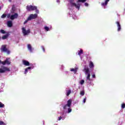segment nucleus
<instances>
[{"mask_svg": "<svg viewBox=\"0 0 125 125\" xmlns=\"http://www.w3.org/2000/svg\"><path fill=\"white\" fill-rule=\"evenodd\" d=\"M38 9V7L36 6L33 5H27L26 6V9L28 11H33L34 10H36V9Z\"/></svg>", "mask_w": 125, "mask_h": 125, "instance_id": "f257e3e1", "label": "nucleus"}, {"mask_svg": "<svg viewBox=\"0 0 125 125\" xmlns=\"http://www.w3.org/2000/svg\"><path fill=\"white\" fill-rule=\"evenodd\" d=\"M10 69L5 66H1L0 68V73H5V72H10Z\"/></svg>", "mask_w": 125, "mask_h": 125, "instance_id": "f03ea898", "label": "nucleus"}, {"mask_svg": "<svg viewBox=\"0 0 125 125\" xmlns=\"http://www.w3.org/2000/svg\"><path fill=\"white\" fill-rule=\"evenodd\" d=\"M74 0H69V2L71 4V6L73 7L75 6L76 8H77V9H80V4H76V3H74Z\"/></svg>", "mask_w": 125, "mask_h": 125, "instance_id": "7ed1b4c3", "label": "nucleus"}, {"mask_svg": "<svg viewBox=\"0 0 125 125\" xmlns=\"http://www.w3.org/2000/svg\"><path fill=\"white\" fill-rule=\"evenodd\" d=\"M71 105H72V100L69 99L68 100L67 104H65L63 106V109H64V110H65V109H67V107L70 108V107H71Z\"/></svg>", "mask_w": 125, "mask_h": 125, "instance_id": "20e7f679", "label": "nucleus"}, {"mask_svg": "<svg viewBox=\"0 0 125 125\" xmlns=\"http://www.w3.org/2000/svg\"><path fill=\"white\" fill-rule=\"evenodd\" d=\"M22 33L23 34V36H27V35H29L31 33V31L30 29L26 30L25 27L22 28Z\"/></svg>", "mask_w": 125, "mask_h": 125, "instance_id": "39448f33", "label": "nucleus"}, {"mask_svg": "<svg viewBox=\"0 0 125 125\" xmlns=\"http://www.w3.org/2000/svg\"><path fill=\"white\" fill-rule=\"evenodd\" d=\"M38 17V14H31L28 18V20H32L33 19H36Z\"/></svg>", "mask_w": 125, "mask_h": 125, "instance_id": "423d86ee", "label": "nucleus"}, {"mask_svg": "<svg viewBox=\"0 0 125 125\" xmlns=\"http://www.w3.org/2000/svg\"><path fill=\"white\" fill-rule=\"evenodd\" d=\"M1 64H2V65H5L6 64H7V65H10L11 62L9 61V58H7L5 61L1 62Z\"/></svg>", "mask_w": 125, "mask_h": 125, "instance_id": "0eeeda50", "label": "nucleus"}, {"mask_svg": "<svg viewBox=\"0 0 125 125\" xmlns=\"http://www.w3.org/2000/svg\"><path fill=\"white\" fill-rule=\"evenodd\" d=\"M18 14L15 13L14 14L11 15L10 19L11 20H14V19H17L18 18Z\"/></svg>", "mask_w": 125, "mask_h": 125, "instance_id": "6e6552de", "label": "nucleus"}, {"mask_svg": "<svg viewBox=\"0 0 125 125\" xmlns=\"http://www.w3.org/2000/svg\"><path fill=\"white\" fill-rule=\"evenodd\" d=\"M1 50L3 51V52H5V51H7V48H6V45H3L1 46Z\"/></svg>", "mask_w": 125, "mask_h": 125, "instance_id": "1a4fd4ad", "label": "nucleus"}, {"mask_svg": "<svg viewBox=\"0 0 125 125\" xmlns=\"http://www.w3.org/2000/svg\"><path fill=\"white\" fill-rule=\"evenodd\" d=\"M89 67L90 69H93L94 68V64H93V62H92L90 61L89 62Z\"/></svg>", "mask_w": 125, "mask_h": 125, "instance_id": "9d476101", "label": "nucleus"}, {"mask_svg": "<svg viewBox=\"0 0 125 125\" xmlns=\"http://www.w3.org/2000/svg\"><path fill=\"white\" fill-rule=\"evenodd\" d=\"M7 25L8 27H9V28H11V27H12V21H8L7 22Z\"/></svg>", "mask_w": 125, "mask_h": 125, "instance_id": "9b49d317", "label": "nucleus"}, {"mask_svg": "<svg viewBox=\"0 0 125 125\" xmlns=\"http://www.w3.org/2000/svg\"><path fill=\"white\" fill-rule=\"evenodd\" d=\"M23 64L25 65V66H30V62L27 61H23Z\"/></svg>", "mask_w": 125, "mask_h": 125, "instance_id": "f8f14e48", "label": "nucleus"}, {"mask_svg": "<svg viewBox=\"0 0 125 125\" xmlns=\"http://www.w3.org/2000/svg\"><path fill=\"white\" fill-rule=\"evenodd\" d=\"M79 68L78 67L74 68H71L70 69L71 72H74V74H77V72L78 71V69Z\"/></svg>", "mask_w": 125, "mask_h": 125, "instance_id": "ddd939ff", "label": "nucleus"}, {"mask_svg": "<svg viewBox=\"0 0 125 125\" xmlns=\"http://www.w3.org/2000/svg\"><path fill=\"white\" fill-rule=\"evenodd\" d=\"M27 48L28 50L30 51V52H32V51H33V50L32 49V45H31V44H28L27 45Z\"/></svg>", "mask_w": 125, "mask_h": 125, "instance_id": "4468645a", "label": "nucleus"}, {"mask_svg": "<svg viewBox=\"0 0 125 125\" xmlns=\"http://www.w3.org/2000/svg\"><path fill=\"white\" fill-rule=\"evenodd\" d=\"M108 1H110V0H106L105 1V2H103L102 3V5H103V6H104V5H107V4H108Z\"/></svg>", "mask_w": 125, "mask_h": 125, "instance_id": "2eb2a0df", "label": "nucleus"}, {"mask_svg": "<svg viewBox=\"0 0 125 125\" xmlns=\"http://www.w3.org/2000/svg\"><path fill=\"white\" fill-rule=\"evenodd\" d=\"M83 54V49H81L79 52H78V55H79V56H81V55H82V54Z\"/></svg>", "mask_w": 125, "mask_h": 125, "instance_id": "dca6fc26", "label": "nucleus"}, {"mask_svg": "<svg viewBox=\"0 0 125 125\" xmlns=\"http://www.w3.org/2000/svg\"><path fill=\"white\" fill-rule=\"evenodd\" d=\"M86 81H90V73H88L87 76L86 77Z\"/></svg>", "mask_w": 125, "mask_h": 125, "instance_id": "f3484780", "label": "nucleus"}, {"mask_svg": "<svg viewBox=\"0 0 125 125\" xmlns=\"http://www.w3.org/2000/svg\"><path fill=\"white\" fill-rule=\"evenodd\" d=\"M7 38H8V35H3L2 37V40H6Z\"/></svg>", "mask_w": 125, "mask_h": 125, "instance_id": "a211bd4d", "label": "nucleus"}, {"mask_svg": "<svg viewBox=\"0 0 125 125\" xmlns=\"http://www.w3.org/2000/svg\"><path fill=\"white\" fill-rule=\"evenodd\" d=\"M86 1V0H78V1H77V2H85Z\"/></svg>", "mask_w": 125, "mask_h": 125, "instance_id": "6ab92c4d", "label": "nucleus"}, {"mask_svg": "<svg viewBox=\"0 0 125 125\" xmlns=\"http://www.w3.org/2000/svg\"><path fill=\"white\" fill-rule=\"evenodd\" d=\"M14 11H15V7H14V6H13L12 7V11H11V12L12 13H14Z\"/></svg>", "mask_w": 125, "mask_h": 125, "instance_id": "aec40b11", "label": "nucleus"}, {"mask_svg": "<svg viewBox=\"0 0 125 125\" xmlns=\"http://www.w3.org/2000/svg\"><path fill=\"white\" fill-rule=\"evenodd\" d=\"M84 70H85V73H86V74H89V73H89V69H88V68H84Z\"/></svg>", "mask_w": 125, "mask_h": 125, "instance_id": "412c9836", "label": "nucleus"}, {"mask_svg": "<svg viewBox=\"0 0 125 125\" xmlns=\"http://www.w3.org/2000/svg\"><path fill=\"white\" fill-rule=\"evenodd\" d=\"M6 16H7L6 14H3V15H2L1 16V18H2V19H3L5 18L6 17Z\"/></svg>", "mask_w": 125, "mask_h": 125, "instance_id": "4be33fe9", "label": "nucleus"}, {"mask_svg": "<svg viewBox=\"0 0 125 125\" xmlns=\"http://www.w3.org/2000/svg\"><path fill=\"white\" fill-rule=\"evenodd\" d=\"M71 94V90H68L66 93L67 96H69Z\"/></svg>", "mask_w": 125, "mask_h": 125, "instance_id": "5701e85b", "label": "nucleus"}, {"mask_svg": "<svg viewBox=\"0 0 125 125\" xmlns=\"http://www.w3.org/2000/svg\"><path fill=\"white\" fill-rule=\"evenodd\" d=\"M3 107H4V104L0 102V108H3Z\"/></svg>", "mask_w": 125, "mask_h": 125, "instance_id": "b1692460", "label": "nucleus"}, {"mask_svg": "<svg viewBox=\"0 0 125 125\" xmlns=\"http://www.w3.org/2000/svg\"><path fill=\"white\" fill-rule=\"evenodd\" d=\"M0 125H6V124L4 123L2 121H0Z\"/></svg>", "mask_w": 125, "mask_h": 125, "instance_id": "393cba45", "label": "nucleus"}, {"mask_svg": "<svg viewBox=\"0 0 125 125\" xmlns=\"http://www.w3.org/2000/svg\"><path fill=\"white\" fill-rule=\"evenodd\" d=\"M80 95H82V96H83V95H84V91H81L80 92Z\"/></svg>", "mask_w": 125, "mask_h": 125, "instance_id": "a878e982", "label": "nucleus"}, {"mask_svg": "<svg viewBox=\"0 0 125 125\" xmlns=\"http://www.w3.org/2000/svg\"><path fill=\"white\" fill-rule=\"evenodd\" d=\"M117 31L118 32H120V31H121V30H122V27H121V25L119 26H117Z\"/></svg>", "mask_w": 125, "mask_h": 125, "instance_id": "bb28decb", "label": "nucleus"}, {"mask_svg": "<svg viewBox=\"0 0 125 125\" xmlns=\"http://www.w3.org/2000/svg\"><path fill=\"white\" fill-rule=\"evenodd\" d=\"M0 32L1 34H5L6 33L5 31H4L3 29H1L0 30Z\"/></svg>", "mask_w": 125, "mask_h": 125, "instance_id": "cd10ccee", "label": "nucleus"}, {"mask_svg": "<svg viewBox=\"0 0 125 125\" xmlns=\"http://www.w3.org/2000/svg\"><path fill=\"white\" fill-rule=\"evenodd\" d=\"M80 84H81V85H83V83H84V80H81V81H80Z\"/></svg>", "mask_w": 125, "mask_h": 125, "instance_id": "c85d7f7f", "label": "nucleus"}, {"mask_svg": "<svg viewBox=\"0 0 125 125\" xmlns=\"http://www.w3.org/2000/svg\"><path fill=\"white\" fill-rule=\"evenodd\" d=\"M116 24H117V27H119V26H121V23H120L119 21H116Z\"/></svg>", "mask_w": 125, "mask_h": 125, "instance_id": "c756f323", "label": "nucleus"}, {"mask_svg": "<svg viewBox=\"0 0 125 125\" xmlns=\"http://www.w3.org/2000/svg\"><path fill=\"white\" fill-rule=\"evenodd\" d=\"M44 29H45V30H46V31H49V28L48 27H47V26H45V27H44Z\"/></svg>", "mask_w": 125, "mask_h": 125, "instance_id": "7c9ffc66", "label": "nucleus"}, {"mask_svg": "<svg viewBox=\"0 0 125 125\" xmlns=\"http://www.w3.org/2000/svg\"><path fill=\"white\" fill-rule=\"evenodd\" d=\"M72 112V109L71 108H68V113H71Z\"/></svg>", "mask_w": 125, "mask_h": 125, "instance_id": "2f4dec72", "label": "nucleus"}, {"mask_svg": "<svg viewBox=\"0 0 125 125\" xmlns=\"http://www.w3.org/2000/svg\"><path fill=\"white\" fill-rule=\"evenodd\" d=\"M42 48L43 52H45V49H44V47H43V46H42Z\"/></svg>", "mask_w": 125, "mask_h": 125, "instance_id": "473e14b6", "label": "nucleus"}, {"mask_svg": "<svg viewBox=\"0 0 125 125\" xmlns=\"http://www.w3.org/2000/svg\"><path fill=\"white\" fill-rule=\"evenodd\" d=\"M5 52H7V54H10V51L7 50L6 51H5Z\"/></svg>", "mask_w": 125, "mask_h": 125, "instance_id": "72a5a7b5", "label": "nucleus"}, {"mask_svg": "<svg viewBox=\"0 0 125 125\" xmlns=\"http://www.w3.org/2000/svg\"><path fill=\"white\" fill-rule=\"evenodd\" d=\"M122 108L123 109H124V108H125V104H122Z\"/></svg>", "mask_w": 125, "mask_h": 125, "instance_id": "f704fd0d", "label": "nucleus"}, {"mask_svg": "<svg viewBox=\"0 0 125 125\" xmlns=\"http://www.w3.org/2000/svg\"><path fill=\"white\" fill-rule=\"evenodd\" d=\"M27 73H28V70L27 68H26L25 69L24 74L26 75V74H27Z\"/></svg>", "mask_w": 125, "mask_h": 125, "instance_id": "c9c22d12", "label": "nucleus"}, {"mask_svg": "<svg viewBox=\"0 0 125 125\" xmlns=\"http://www.w3.org/2000/svg\"><path fill=\"white\" fill-rule=\"evenodd\" d=\"M86 101V97H85V98L83 99V103H85Z\"/></svg>", "mask_w": 125, "mask_h": 125, "instance_id": "e433bc0d", "label": "nucleus"}, {"mask_svg": "<svg viewBox=\"0 0 125 125\" xmlns=\"http://www.w3.org/2000/svg\"><path fill=\"white\" fill-rule=\"evenodd\" d=\"M11 16H10V14H8L7 15V18H10Z\"/></svg>", "mask_w": 125, "mask_h": 125, "instance_id": "4c0bfd02", "label": "nucleus"}, {"mask_svg": "<svg viewBox=\"0 0 125 125\" xmlns=\"http://www.w3.org/2000/svg\"><path fill=\"white\" fill-rule=\"evenodd\" d=\"M30 20H28V18L27 19V20H26L24 22V24H26V23L28 22V21H30Z\"/></svg>", "mask_w": 125, "mask_h": 125, "instance_id": "58836bf2", "label": "nucleus"}, {"mask_svg": "<svg viewBox=\"0 0 125 125\" xmlns=\"http://www.w3.org/2000/svg\"><path fill=\"white\" fill-rule=\"evenodd\" d=\"M92 78H93L94 79H95V78H96V77H95V74L93 73Z\"/></svg>", "mask_w": 125, "mask_h": 125, "instance_id": "ea45409f", "label": "nucleus"}, {"mask_svg": "<svg viewBox=\"0 0 125 125\" xmlns=\"http://www.w3.org/2000/svg\"><path fill=\"white\" fill-rule=\"evenodd\" d=\"M62 119V116H60L59 117L58 121H61Z\"/></svg>", "mask_w": 125, "mask_h": 125, "instance_id": "a19ab883", "label": "nucleus"}, {"mask_svg": "<svg viewBox=\"0 0 125 125\" xmlns=\"http://www.w3.org/2000/svg\"><path fill=\"white\" fill-rule=\"evenodd\" d=\"M26 69H27V70H31V69H32V67L31 66H29L26 68Z\"/></svg>", "mask_w": 125, "mask_h": 125, "instance_id": "79ce46f5", "label": "nucleus"}, {"mask_svg": "<svg viewBox=\"0 0 125 125\" xmlns=\"http://www.w3.org/2000/svg\"><path fill=\"white\" fill-rule=\"evenodd\" d=\"M36 13H39V10L38 9H35Z\"/></svg>", "mask_w": 125, "mask_h": 125, "instance_id": "37998d69", "label": "nucleus"}, {"mask_svg": "<svg viewBox=\"0 0 125 125\" xmlns=\"http://www.w3.org/2000/svg\"><path fill=\"white\" fill-rule=\"evenodd\" d=\"M85 6H88V3H85Z\"/></svg>", "mask_w": 125, "mask_h": 125, "instance_id": "c03bdc74", "label": "nucleus"}, {"mask_svg": "<svg viewBox=\"0 0 125 125\" xmlns=\"http://www.w3.org/2000/svg\"><path fill=\"white\" fill-rule=\"evenodd\" d=\"M57 2H60L59 0H57Z\"/></svg>", "mask_w": 125, "mask_h": 125, "instance_id": "a18cd8bd", "label": "nucleus"}, {"mask_svg": "<svg viewBox=\"0 0 125 125\" xmlns=\"http://www.w3.org/2000/svg\"><path fill=\"white\" fill-rule=\"evenodd\" d=\"M1 60H0V64H1Z\"/></svg>", "mask_w": 125, "mask_h": 125, "instance_id": "49530a36", "label": "nucleus"}, {"mask_svg": "<svg viewBox=\"0 0 125 125\" xmlns=\"http://www.w3.org/2000/svg\"><path fill=\"white\" fill-rule=\"evenodd\" d=\"M1 9V7L0 6V10Z\"/></svg>", "mask_w": 125, "mask_h": 125, "instance_id": "de8ad7c7", "label": "nucleus"}, {"mask_svg": "<svg viewBox=\"0 0 125 125\" xmlns=\"http://www.w3.org/2000/svg\"><path fill=\"white\" fill-rule=\"evenodd\" d=\"M9 1L11 2V0H9Z\"/></svg>", "mask_w": 125, "mask_h": 125, "instance_id": "09e8293b", "label": "nucleus"}]
</instances>
